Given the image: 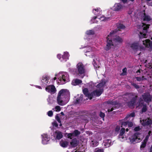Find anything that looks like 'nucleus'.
Here are the masks:
<instances>
[{
    "label": "nucleus",
    "instance_id": "ddd939ff",
    "mask_svg": "<svg viewBox=\"0 0 152 152\" xmlns=\"http://www.w3.org/2000/svg\"><path fill=\"white\" fill-rule=\"evenodd\" d=\"M106 81L104 80H102L101 82L99 83L96 86V87L97 88H99V89L103 91V88L104 87Z\"/></svg>",
    "mask_w": 152,
    "mask_h": 152
},
{
    "label": "nucleus",
    "instance_id": "c9c22d12",
    "mask_svg": "<svg viewBox=\"0 0 152 152\" xmlns=\"http://www.w3.org/2000/svg\"><path fill=\"white\" fill-rule=\"evenodd\" d=\"M67 137L68 139H72L74 137L72 133H67Z\"/></svg>",
    "mask_w": 152,
    "mask_h": 152
},
{
    "label": "nucleus",
    "instance_id": "b1692460",
    "mask_svg": "<svg viewBox=\"0 0 152 152\" xmlns=\"http://www.w3.org/2000/svg\"><path fill=\"white\" fill-rule=\"evenodd\" d=\"M135 116V113L134 112H132L131 113L128 114L126 117L124 119V120L125 121L128 120V119L130 118L134 117Z\"/></svg>",
    "mask_w": 152,
    "mask_h": 152
},
{
    "label": "nucleus",
    "instance_id": "5fc2aeb1",
    "mask_svg": "<svg viewBox=\"0 0 152 152\" xmlns=\"http://www.w3.org/2000/svg\"><path fill=\"white\" fill-rule=\"evenodd\" d=\"M148 136H146V137H145V139L143 140V141L147 142L148 140Z\"/></svg>",
    "mask_w": 152,
    "mask_h": 152
},
{
    "label": "nucleus",
    "instance_id": "58836bf2",
    "mask_svg": "<svg viewBox=\"0 0 152 152\" xmlns=\"http://www.w3.org/2000/svg\"><path fill=\"white\" fill-rule=\"evenodd\" d=\"M118 28L119 29H124L125 28V26L123 24H119L118 27Z\"/></svg>",
    "mask_w": 152,
    "mask_h": 152
},
{
    "label": "nucleus",
    "instance_id": "774afa93",
    "mask_svg": "<svg viewBox=\"0 0 152 152\" xmlns=\"http://www.w3.org/2000/svg\"><path fill=\"white\" fill-rule=\"evenodd\" d=\"M56 77H54L53 78V80H56Z\"/></svg>",
    "mask_w": 152,
    "mask_h": 152
},
{
    "label": "nucleus",
    "instance_id": "9b49d317",
    "mask_svg": "<svg viewBox=\"0 0 152 152\" xmlns=\"http://www.w3.org/2000/svg\"><path fill=\"white\" fill-rule=\"evenodd\" d=\"M45 89L47 91L51 94H54L56 91V89L53 85H50L47 86L45 88Z\"/></svg>",
    "mask_w": 152,
    "mask_h": 152
},
{
    "label": "nucleus",
    "instance_id": "aec40b11",
    "mask_svg": "<svg viewBox=\"0 0 152 152\" xmlns=\"http://www.w3.org/2000/svg\"><path fill=\"white\" fill-rule=\"evenodd\" d=\"M97 18L99 19L101 21H103L104 20H107V19L109 18H107L104 17H101L100 18H98L97 16H94V17H93V18L91 20V21H92L93 23H94V22H95V20Z\"/></svg>",
    "mask_w": 152,
    "mask_h": 152
},
{
    "label": "nucleus",
    "instance_id": "c756f323",
    "mask_svg": "<svg viewBox=\"0 0 152 152\" xmlns=\"http://www.w3.org/2000/svg\"><path fill=\"white\" fill-rule=\"evenodd\" d=\"M63 137V135L61 132H59L57 134L56 136V139L57 140H60Z\"/></svg>",
    "mask_w": 152,
    "mask_h": 152
},
{
    "label": "nucleus",
    "instance_id": "f3484780",
    "mask_svg": "<svg viewBox=\"0 0 152 152\" xmlns=\"http://www.w3.org/2000/svg\"><path fill=\"white\" fill-rule=\"evenodd\" d=\"M78 141L76 138H74L72 140L70 144L73 148H75L78 145Z\"/></svg>",
    "mask_w": 152,
    "mask_h": 152
},
{
    "label": "nucleus",
    "instance_id": "6e6d98bb",
    "mask_svg": "<svg viewBox=\"0 0 152 152\" xmlns=\"http://www.w3.org/2000/svg\"><path fill=\"white\" fill-rule=\"evenodd\" d=\"M122 71L123 73H126L127 71V69L126 68H125L123 69Z\"/></svg>",
    "mask_w": 152,
    "mask_h": 152
},
{
    "label": "nucleus",
    "instance_id": "1a4fd4ad",
    "mask_svg": "<svg viewBox=\"0 0 152 152\" xmlns=\"http://www.w3.org/2000/svg\"><path fill=\"white\" fill-rule=\"evenodd\" d=\"M144 101L146 103H149L151 101L152 96L149 93H145L142 95Z\"/></svg>",
    "mask_w": 152,
    "mask_h": 152
},
{
    "label": "nucleus",
    "instance_id": "bf43d9fd",
    "mask_svg": "<svg viewBox=\"0 0 152 152\" xmlns=\"http://www.w3.org/2000/svg\"><path fill=\"white\" fill-rule=\"evenodd\" d=\"M149 152H152V145L151 146L150 148V151Z\"/></svg>",
    "mask_w": 152,
    "mask_h": 152
},
{
    "label": "nucleus",
    "instance_id": "338daca9",
    "mask_svg": "<svg viewBox=\"0 0 152 152\" xmlns=\"http://www.w3.org/2000/svg\"><path fill=\"white\" fill-rule=\"evenodd\" d=\"M129 129L128 128H127L126 129V132H128L129 131Z\"/></svg>",
    "mask_w": 152,
    "mask_h": 152
},
{
    "label": "nucleus",
    "instance_id": "13d9d810",
    "mask_svg": "<svg viewBox=\"0 0 152 152\" xmlns=\"http://www.w3.org/2000/svg\"><path fill=\"white\" fill-rule=\"evenodd\" d=\"M142 80H146V78L144 77V76H142Z\"/></svg>",
    "mask_w": 152,
    "mask_h": 152
},
{
    "label": "nucleus",
    "instance_id": "4d7b16f0",
    "mask_svg": "<svg viewBox=\"0 0 152 152\" xmlns=\"http://www.w3.org/2000/svg\"><path fill=\"white\" fill-rule=\"evenodd\" d=\"M36 87L39 89H42V87L40 86H36Z\"/></svg>",
    "mask_w": 152,
    "mask_h": 152
},
{
    "label": "nucleus",
    "instance_id": "3c124183",
    "mask_svg": "<svg viewBox=\"0 0 152 152\" xmlns=\"http://www.w3.org/2000/svg\"><path fill=\"white\" fill-rule=\"evenodd\" d=\"M135 78L138 81H140L142 80V77H136Z\"/></svg>",
    "mask_w": 152,
    "mask_h": 152
},
{
    "label": "nucleus",
    "instance_id": "0eeeda50",
    "mask_svg": "<svg viewBox=\"0 0 152 152\" xmlns=\"http://www.w3.org/2000/svg\"><path fill=\"white\" fill-rule=\"evenodd\" d=\"M112 32L113 33L112 38L115 45H116L122 43L123 41V39L122 38L118 35L115 36L114 32Z\"/></svg>",
    "mask_w": 152,
    "mask_h": 152
},
{
    "label": "nucleus",
    "instance_id": "4468645a",
    "mask_svg": "<svg viewBox=\"0 0 152 152\" xmlns=\"http://www.w3.org/2000/svg\"><path fill=\"white\" fill-rule=\"evenodd\" d=\"M83 92L86 96L90 98V99H92L93 97V95L92 93H89L88 90L86 88H85L83 90Z\"/></svg>",
    "mask_w": 152,
    "mask_h": 152
},
{
    "label": "nucleus",
    "instance_id": "09e8293b",
    "mask_svg": "<svg viewBox=\"0 0 152 152\" xmlns=\"http://www.w3.org/2000/svg\"><path fill=\"white\" fill-rule=\"evenodd\" d=\"M128 125L129 127H132L133 126V123L131 121H128Z\"/></svg>",
    "mask_w": 152,
    "mask_h": 152
},
{
    "label": "nucleus",
    "instance_id": "39448f33",
    "mask_svg": "<svg viewBox=\"0 0 152 152\" xmlns=\"http://www.w3.org/2000/svg\"><path fill=\"white\" fill-rule=\"evenodd\" d=\"M58 79L61 84H65L69 81V75L66 72L60 74Z\"/></svg>",
    "mask_w": 152,
    "mask_h": 152
},
{
    "label": "nucleus",
    "instance_id": "49530a36",
    "mask_svg": "<svg viewBox=\"0 0 152 152\" xmlns=\"http://www.w3.org/2000/svg\"><path fill=\"white\" fill-rule=\"evenodd\" d=\"M57 57L61 61H63V60L62 58V56L61 54H58L57 55Z\"/></svg>",
    "mask_w": 152,
    "mask_h": 152
},
{
    "label": "nucleus",
    "instance_id": "6e6552de",
    "mask_svg": "<svg viewBox=\"0 0 152 152\" xmlns=\"http://www.w3.org/2000/svg\"><path fill=\"white\" fill-rule=\"evenodd\" d=\"M149 28V26L148 25H146L143 27L142 32H140L139 34H138L140 39L147 37L146 33L148 32V29Z\"/></svg>",
    "mask_w": 152,
    "mask_h": 152
},
{
    "label": "nucleus",
    "instance_id": "69168bd1",
    "mask_svg": "<svg viewBox=\"0 0 152 152\" xmlns=\"http://www.w3.org/2000/svg\"><path fill=\"white\" fill-rule=\"evenodd\" d=\"M93 63H94V64L96 63V62L95 61V60L94 59H93Z\"/></svg>",
    "mask_w": 152,
    "mask_h": 152
},
{
    "label": "nucleus",
    "instance_id": "f257e3e1",
    "mask_svg": "<svg viewBox=\"0 0 152 152\" xmlns=\"http://www.w3.org/2000/svg\"><path fill=\"white\" fill-rule=\"evenodd\" d=\"M67 93L66 90L62 89L59 92L57 97V102L58 104L63 106L65 104L64 101L66 98V94Z\"/></svg>",
    "mask_w": 152,
    "mask_h": 152
},
{
    "label": "nucleus",
    "instance_id": "79ce46f5",
    "mask_svg": "<svg viewBox=\"0 0 152 152\" xmlns=\"http://www.w3.org/2000/svg\"><path fill=\"white\" fill-rule=\"evenodd\" d=\"M56 119L58 121V122L59 123H61V121L60 120L59 117L58 115H56L55 117Z\"/></svg>",
    "mask_w": 152,
    "mask_h": 152
},
{
    "label": "nucleus",
    "instance_id": "37998d69",
    "mask_svg": "<svg viewBox=\"0 0 152 152\" xmlns=\"http://www.w3.org/2000/svg\"><path fill=\"white\" fill-rule=\"evenodd\" d=\"M99 116L101 118H104L105 116V114L104 113H102L101 111L100 112L99 114Z\"/></svg>",
    "mask_w": 152,
    "mask_h": 152
},
{
    "label": "nucleus",
    "instance_id": "5701e85b",
    "mask_svg": "<svg viewBox=\"0 0 152 152\" xmlns=\"http://www.w3.org/2000/svg\"><path fill=\"white\" fill-rule=\"evenodd\" d=\"M60 144L61 147L65 148L68 145V142L66 141L61 140L60 142Z\"/></svg>",
    "mask_w": 152,
    "mask_h": 152
},
{
    "label": "nucleus",
    "instance_id": "bb28decb",
    "mask_svg": "<svg viewBox=\"0 0 152 152\" xmlns=\"http://www.w3.org/2000/svg\"><path fill=\"white\" fill-rule=\"evenodd\" d=\"M125 129L124 128H122L120 130V133L119 135V138H124V137L123 136V135L125 133Z\"/></svg>",
    "mask_w": 152,
    "mask_h": 152
},
{
    "label": "nucleus",
    "instance_id": "4be33fe9",
    "mask_svg": "<svg viewBox=\"0 0 152 152\" xmlns=\"http://www.w3.org/2000/svg\"><path fill=\"white\" fill-rule=\"evenodd\" d=\"M69 57V54L68 52H64V55L62 56V58L63 60V61H66L67 59H68Z\"/></svg>",
    "mask_w": 152,
    "mask_h": 152
},
{
    "label": "nucleus",
    "instance_id": "864d4df0",
    "mask_svg": "<svg viewBox=\"0 0 152 152\" xmlns=\"http://www.w3.org/2000/svg\"><path fill=\"white\" fill-rule=\"evenodd\" d=\"M53 126H55L56 127H57L58 126L57 123L56 122H54L53 124Z\"/></svg>",
    "mask_w": 152,
    "mask_h": 152
},
{
    "label": "nucleus",
    "instance_id": "c03bdc74",
    "mask_svg": "<svg viewBox=\"0 0 152 152\" xmlns=\"http://www.w3.org/2000/svg\"><path fill=\"white\" fill-rule=\"evenodd\" d=\"M53 114V112L52 110L49 111L48 113V115L49 116L51 117Z\"/></svg>",
    "mask_w": 152,
    "mask_h": 152
},
{
    "label": "nucleus",
    "instance_id": "6ab92c4d",
    "mask_svg": "<svg viewBox=\"0 0 152 152\" xmlns=\"http://www.w3.org/2000/svg\"><path fill=\"white\" fill-rule=\"evenodd\" d=\"M82 81L78 79L73 80L72 82V84L73 86L78 85L82 83Z\"/></svg>",
    "mask_w": 152,
    "mask_h": 152
},
{
    "label": "nucleus",
    "instance_id": "2f4dec72",
    "mask_svg": "<svg viewBox=\"0 0 152 152\" xmlns=\"http://www.w3.org/2000/svg\"><path fill=\"white\" fill-rule=\"evenodd\" d=\"M86 33L88 35H93L94 34V31L93 30H87Z\"/></svg>",
    "mask_w": 152,
    "mask_h": 152
},
{
    "label": "nucleus",
    "instance_id": "72a5a7b5",
    "mask_svg": "<svg viewBox=\"0 0 152 152\" xmlns=\"http://www.w3.org/2000/svg\"><path fill=\"white\" fill-rule=\"evenodd\" d=\"M146 142L143 141L142 142V144L140 146V149L142 150L143 148H144L146 146Z\"/></svg>",
    "mask_w": 152,
    "mask_h": 152
},
{
    "label": "nucleus",
    "instance_id": "c85d7f7f",
    "mask_svg": "<svg viewBox=\"0 0 152 152\" xmlns=\"http://www.w3.org/2000/svg\"><path fill=\"white\" fill-rule=\"evenodd\" d=\"M144 16L143 20L144 21H150L151 20L150 17L148 15H146L145 13H144Z\"/></svg>",
    "mask_w": 152,
    "mask_h": 152
},
{
    "label": "nucleus",
    "instance_id": "393cba45",
    "mask_svg": "<svg viewBox=\"0 0 152 152\" xmlns=\"http://www.w3.org/2000/svg\"><path fill=\"white\" fill-rule=\"evenodd\" d=\"M105 103L108 104H110L112 106L115 105H117L118 103L116 101H113V100H109L105 102Z\"/></svg>",
    "mask_w": 152,
    "mask_h": 152
},
{
    "label": "nucleus",
    "instance_id": "0e129e2a",
    "mask_svg": "<svg viewBox=\"0 0 152 152\" xmlns=\"http://www.w3.org/2000/svg\"><path fill=\"white\" fill-rule=\"evenodd\" d=\"M61 115H64V113L63 112H61Z\"/></svg>",
    "mask_w": 152,
    "mask_h": 152
},
{
    "label": "nucleus",
    "instance_id": "a211bd4d",
    "mask_svg": "<svg viewBox=\"0 0 152 152\" xmlns=\"http://www.w3.org/2000/svg\"><path fill=\"white\" fill-rule=\"evenodd\" d=\"M103 91L99 89L97 90L96 89L92 93L93 94V96L94 95L96 96H99L102 93Z\"/></svg>",
    "mask_w": 152,
    "mask_h": 152
},
{
    "label": "nucleus",
    "instance_id": "052dcab7",
    "mask_svg": "<svg viewBox=\"0 0 152 152\" xmlns=\"http://www.w3.org/2000/svg\"><path fill=\"white\" fill-rule=\"evenodd\" d=\"M127 0H122V1L124 3H126Z\"/></svg>",
    "mask_w": 152,
    "mask_h": 152
},
{
    "label": "nucleus",
    "instance_id": "de8ad7c7",
    "mask_svg": "<svg viewBox=\"0 0 152 152\" xmlns=\"http://www.w3.org/2000/svg\"><path fill=\"white\" fill-rule=\"evenodd\" d=\"M120 127L119 126H117L115 127V131L116 132H118L120 130Z\"/></svg>",
    "mask_w": 152,
    "mask_h": 152
},
{
    "label": "nucleus",
    "instance_id": "f03ea898",
    "mask_svg": "<svg viewBox=\"0 0 152 152\" xmlns=\"http://www.w3.org/2000/svg\"><path fill=\"white\" fill-rule=\"evenodd\" d=\"M123 96H127L129 98H131V100L127 102V104L129 107H133L135 105L138 96L134 93L127 92Z\"/></svg>",
    "mask_w": 152,
    "mask_h": 152
},
{
    "label": "nucleus",
    "instance_id": "9d476101",
    "mask_svg": "<svg viewBox=\"0 0 152 152\" xmlns=\"http://www.w3.org/2000/svg\"><path fill=\"white\" fill-rule=\"evenodd\" d=\"M140 134L138 132H136L132 135L131 137H129L130 141L132 142H139L140 140V139L138 138V135Z\"/></svg>",
    "mask_w": 152,
    "mask_h": 152
},
{
    "label": "nucleus",
    "instance_id": "603ef678",
    "mask_svg": "<svg viewBox=\"0 0 152 152\" xmlns=\"http://www.w3.org/2000/svg\"><path fill=\"white\" fill-rule=\"evenodd\" d=\"M114 107H113L110 109L109 108L107 110L108 112H110L111 111H112L114 109L113 108Z\"/></svg>",
    "mask_w": 152,
    "mask_h": 152
},
{
    "label": "nucleus",
    "instance_id": "f704fd0d",
    "mask_svg": "<svg viewBox=\"0 0 152 152\" xmlns=\"http://www.w3.org/2000/svg\"><path fill=\"white\" fill-rule=\"evenodd\" d=\"M93 12L95 15H98V14H100V9H95L94 10Z\"/></svg>",
    "mask_w": 152,
    "mask_h": 152
},
{
    "label": "nucleus",
    "instance_id": "680f3d73",
    "mask_svg": "<svg viewBox=\"0 0 152 152\" xmlns=\"http://www.w3.org/2000/svg\"><path fill=\"white\" fill-rule=\"evenodd\" d=\"M107 142L109 143H111V141L110 140H107Z\"/></svg>",
    "mask_w": 152,
    "mask_h": 152
},
{
    "label": "nucleus",
    "instance_id": "a878e982",
    "mask_svg": "<svg viewBox=\"0 0 152 152\" xmlns=\"http://www.w3.org/2000/svg\"><path fill=\"white\" fill-rule=\"evenodd\" d=\"M49 139L46 135L45 137H43L42 138V143L43 144H46L49 141Z\"/></svg>",
    "mask_w": 152,
    "mask_h": 152
},
{
    "label": "nucleus",
    "instance_id": "e2e57ef3",
    "mask_svg": "<svg viewBox=\"0 0 152 152\" xmlns=\"http://www.w3.org/2000/svg\"><path fill=\"white\" fill-rule=\"evenodd\" d=\"M137 73H140V69L138 70L136 72Z\"/></svg>",
    "mask_w": 152,
    "mask_h": 152
},
{
    "label": "nucleus",
    "instance_id": "4c0bfd02",
    "mask_svg": "<svg viewBox=\"0 0 152 152\" xmlns=\"http://www.w3.org/2000/svg\"><path fill=\"white\" fill-rule=\"evenodd\" d=\"M131 84L137 89H139L140 88L139 85H137L134 83H132Z\"/></svg>",
    "mask_w": 152,
    "mask_h": 152
},
{
    "label": "nucleus",
    "instance_id": "412c9836",
    "mask_svg": "<svg viewBox=\"0 0 152 152\" xmlns=\"http://www.w3.org/2000/svg\"><path fill=\"white\" fill-rule=\"evenodd\" d=\"M48 79L46 76H42V79L41 80L42 84L43 85H47L48 83Z\"/></svg>",
    "mask_w": 152,
    "mask_h": 152
},
{
    "label": "nucleus",
    "instance_id": "473e14b6",
    "mask_svg": "<svg viewBox=\"0 0 152 152\" xmlns=\"http://www.w3.org/2000/svg\"><path fill=\"white\" fill-rule=\"evenodd\" d=\"M119 122L121 125V127H122V125L126 126L128 124V121L124 122L123 121V119L119 120Z\"/></svg>",
    "mask_w": 152,
    "mask_h": 152
},
{
    "label": "nucleus",
    "instance_id": "f8f14e48",
    "mask_svg": "<svg viewBox=\"0 0 152 152\" xmlns=\"http://www.w3.org/2000/svg\"><path fill=\"white\" fill-rule=\"evenodd\" d=\"M143 44L146 48H149L151 50H152V41L149 39H146L142 40Z\"/></svg>",
    "mask_w": 152,
    "mask_h": 152
},
{
    "label": "nucleus",
    "instance_id": "ea45409f",
    "mask_svg": "<svg viewBox=\"0 0 152 152\" xmlns=\"http://www.w3.org/2000/svg\"><path fill=\"white\" fill-rule=\"evenodd\" d=\"M95 152H104V150L103 149H99V148H96Z\"/></svg>",
    "mask_w": 152,
    "mask_h": 152
},
{
    "label": "nucleus",
    "instance_id": "a19ab883",
    "mask_svg": "<svg viewBox=\"0 0 152 152\" xmlns=\"http://www.w3.org/2000/svg\"><path fill=\"white\" fill-rule=\"evenodd\" d=\"M80 99V98H77L74 101V104H79Z\"/></svg>",
    "mask_w": 152,
    "mask_h": 152
},
{
    "label": "nucleus",
    "instance_id": "a18cd8bd",
    "mask_svg": "<svg viewBox=\"0 0 152 152\" xmlns=\"http://www.w3.org/2000/svg\"><path fill=\"white\" fill-rule=\"evenodd\" d=\"M141 129L140 126H138L135 127L134 129V130L135 132H138Z\"/></svg>",
    "mask_w": 152,
    "mask_h": 152
},
{
    "label": "nucleus",
    "instance_id": "20e7f679",
    "mask_svg": "<svg viewBox=\"0 0 152 152\" xmlns=\"http://www.w3.org/2000/svg\"><path fill=\"white\" fill-rule=\"evenodd\" d=\"M76 70L77 73L80 75H84L86 72L85 66L81 62H79L77 64Z\"/></svg>",
    "mask_w": 152,
    "mask_h": 152
},
{
    "label": "nucleus",
    "instance_id": "dca6fc26",
    "mask_svg": "<svg viewBox=\"0 0 152 152\" xmlns=\"http://www.w3.org/2000/svg\"><path fill=\"white\" fill-rule=\"evenodd\" d=\"M152 124V121L150 118H147L142 120V124L143 126L150 125Z\"/></svg>",
    "mask_w": 152,
    "mask_h": 152
},
{
    "label": "nucleus",
    "instance_id": "7ed1b4c3",
    "mask_svg": "<svg viewBox=\"0 0 152 152\" xmlns=\"http://www.w3.org/2000/svg\"><path fill=\"white\" fill-rule=\"evenodd\" d=\"M113 33L110 32V34L107 37V45L104 48L106 51L108 50L111 48L115 46L113 39Z\"/></svg>",
    "mask_w": 152,
    "mask_h": 152
},
{
    "label": "nucleus",
    "instance_id": "7c9ffc66",
    "mask_svg": "<svg viewBox=\"0 0 152 152\" xmlns=\"http://www.w3.org/2000/svg\"><path fill=\"white\" fill-rule=\"evenodd\" d=\"M147 110V106L146 104L143 105V107L142 108L141 111L142 113L145 112Z\"/></svg>",
    "mask_w": 152,
    "mask_h": 152
},
{
    "label": "nucleus",
    "instance_id": "8fccbe9b",
    "mask_svg": "<svg viewBox=\"0 0 152 152\" xmlns=\"http://www.w3.org/2000/svg\"><path fill=\"white\" fill-rule=\"evenodd\" d=\"M55 109L58 111H60L61 110L60 107L59 106H56L55 107Z\"/></svg>",
    "mask_w": 152,
    "mask_h": 152
},
{
    "label": "nucleus",
    "instance_id": "cd10ccee",
    "mask_svg": "<svg viewBox=\"0 0 152 152\" xmlns=\"http://www.w3.org/2000/svg\"><path fill=\"white\" fill-rule=\"evenodd\" d=\"M72 133L74 137L77 136L80 134V132L77 129H75Z\"/></svg>",
    "mask_w": 152,
    "mask_h": 152
},
{
    "label": "nucleus",
    "instance_id": "e433bc0d",
    "mask_svg": "<svg viewBox=\"0 0 152 152\" xmlns=\"http://www.w3.org/2000/svg\"><path fill=\"white\" fill-rule=\"evenodd\" d=\"M143 100V99H142L141 98L140 99L138 102L139 105L140 106L141 105H144Z\"/></svg>",
    "mask_w": 152,
    "mask_h": 152
},
{
    "label": "nucleus",
    "instance_id": "423d86ee",
    "mask_svg": "<svg viewBox=\"0 0 152 152\" xmlns=\"http://www.w3.org/2000/svg\"><path fill=\"white\" fill-rule=\"evenodd\" d=\"M130 47L133 50L135 51L139 50H141L145 49L144 47L140 46L138 43L137 42H134L131 44Z\"/></svg>",
    "mask_w": 152,
    "mask_h": 152
},
{
    "label": "nucleus",
    "instance_id": "2eb2a0df",
    "mask_svg": "<svg viewBox=\"0 0 152 152\" xmlns=\"http://www.w3.org/2000/svg\"><path fill=\"white\" fill-rule=\"evenodd\" d=\"M123 7L122 4L120 3H116L113 6V8L114 10L116 11H120Z\"/></svg>",
    "mask_w": 152,
    "mask_h": 152
}]
</instances>
